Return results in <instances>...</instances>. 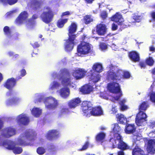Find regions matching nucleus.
Returning <instances> with one entry per match:
<instances>
[{
  "label": "nucleus",
  "instance_id": "nucleus-1",
  "mask_svg": "<svg viewBox=\"0 0 155 155\" xmlns=\"http://www.w3.org/2000/svg\"><path fill=\"white\" fill-rule=\"evenodd\" d=\"M81 107L83 115L87 117L91 116H99L103 114L101 108L100 106L93 107V104L90 101H83Z\"/></svg>",
  "mask_w": 155,
  "mask_h": 155
},
{
  "label": "nucleus",
  "instance_id": "nucleus-2",
  "mask_svg": "<svg viewBox=\"0 0 155 155\" xmlns=\"http://www.w3.org/2000/svg\"><path fill=\"white\" fill-rule=\"evenodd\" d=\"M77 25L74 23H72L69 26L68 35V38L66 40L65 49L66 50L70 51L72 50L74 44V41L76 37V35L74 34L77 31Z\"/></svg>",
  "mask_w": 155,
  "mask_h": 155
},
{
  "label": "nucleus",
  "instance_id": "nucleus-3",
  "mask_svg": "<svg viewBox=\"0 0 155 155\" xmlns=\"http://www.w3.org/2000/svg\"><path fill=\"white\" fill-rule=\"evenodd\" d=\"M52 77L59 80H61V84L64 86L67 87L71 84V77L68 70L66 68L61 69L58 74L54 73Z\"/></svg>",
  "mask_w": 155,
  "mask_h": 155
},
{
  "label": "nucleus",
  "instance_id": "nucleus-4",
  "mask_svg": "<svg viewBox=\"0 0 155 155\" xmlns=\"http://www.w3.org/2000/svg\"><path fill=\"white\" fill-rule=\"evenodd\" d=\"M103 67L102 65L98 63H96L94 64L92 67V70L90 71L91 72V79L94 82L96 83L99 81L100 77L99 74H94L92 72V71L94 72L99 73L102 71Z\"/></svg>",
  "mask_w": 155,
  "mask_h": 155
},
{
  "label": "nucleus",
  "instance_id": "nucleus-5",
  "mask_svg": "<svg viewBox=\"0 0 155 155\" xmlns=\"http://www.w3.org/2000/svg\"><path fill=\"white\" fill-rule=\"evenodd\" d=\"M107 88L109 91L112 93H119L118 96L114 97V99L118 101L122 95V92L119 84L115 82H112L109 83L107 85Z\"/></svg>",
  "mask_w": 155,
  "mask_h": 155
},
{
  "label": "nucleus",
  "instance_id": "nucleus-6",
  "mask_svg": "<svg viewBox=\"0 0 155 155\" xmlns=\"http://www.w3.org/2000/svg\"><path fill=\"white\" fill-rule=\"evenodd\" d=\"M77 51L81 55L87 54L91 51V45L88 42L81 41L77 46Z\"/></svg>",
  "mask_w": 155,
  "mask_h": 155
},
{
  "label": "nucleus",
  "instance_id": "nucleus-7",
  "mask_svg": "<svg viewBox=\"0 0 155 155\" xmlns=\"http://www.w3.org/2000/svg\"><path fill=\"white\" fill-rule=\"evenodd\" d=\"M46 9L47 12H44L41 14L40 17L42 21L45 23L48 24L51 22L54 16V14L51 8L47 7Z\"/></svg>",
  "mask_w": 155,
  "mask_h": 155
},
{
  "label": "nucleus",
  "instance_id": "nucleus-8",
  "mask_svg": "<svg viewBox=\"0 0 155 155\" xmlns=\"http://www.w3.org/2000/svg\"><path fill=\"white\" fill-rule=\"evenodd\" d=\"M16 134L15 129L11 127L3 129L2 130L1 136L4 138H9Z\"/></svg>",
  "mask_w": 155,
  "mask_h": 155
},
{
  "label": "nucleus",
  "instance_id": "nucleus-9",
  "mask_svg": "<svg viewBox=\"0 0 155 155\" xmlns=\"http://www.w3.org/2000/svg\"><path fill=\"white\" fill-rule=\"evenodd\" d=\"M122 74L121 70L118 69L115 72L111 71L109 72L107 77L113 81H120L122 79Z\"/></svg>",
  "mask_w": 155,
  "mask_h": 155
},
{
  "label": "nucleus",
  "instance_id": "nucleus-10",
  "mask_svg": "<svg viewBox=\"0 0 155 155\" xmlns=\"http://www.w3.org/2000/svg\"><path fill=\"white\" fill-rule=\"evenodd\" d=\"M21 78V77H17L16 79L13 78H8L6 80L4 86L7 89L11 90L16 85L17 81Z\"/></svg>",
  "mask_w": 155,
  "mask_h": 155
},
{
  "label": "nucleus",
  "instance_id": "nucleus-11",
  "mask_svg": "<svg viewBox=\"0 0 155 155\" xmlns=\"http://www.w3.org/2000/svg\"><path fill=\"white\" fill-rule=\"evenodd\" d=\"M87 71L83 68H78L74 70L72 72V75L76 80L83 78L85 76Z\"/></svg>",
  "mask_w": 155,
  "mask_h": 155
},
{
  "label": "nucleus",
  "instance_id": "nucleus-12",
  "mask_svg": "<svg viewBox=\"0 0 155 155\" xmlns=\"http://www.w3.org/2000/svg\"><path fill=\"white\" fill-rule=\"evenodd\" d=\"M44 103L46 107L49 109H53L55 108L58 105L57 103H55L54 99L50 97L46 98L44 100Z\"/></svg>",
  "mask_w": 155,
  "mask_h": 155
},
{
  "label": "nucleus",
  "instance_id": "nucleus-13",
  "mask_svg": "<svg viewBox=\"0 0 155 155\" xmlns=\"http://www.w3.org/2000/svg\"><path fill=\"white\" fill-rule=\"evenodd\" d=\"M147 115L145 113H138L136 116L135 122L138 126L143 125V123L147 121Z\"/></svg>",
  "mask_w": 155,
  "mask_h": 155
},
{
  "label": "nucleus",
  "instance_id": "nucleus-14",
  "mask_svg": "<svg viewBox=\"0 0 155 155\" xmlns=\"http://www.w3.org/2000/svg\"><path fill=\"white\" fill-rule=\"evenodd\" d=\"M59 132L57 130H49L46 135L47 139L49 140H55L59 137Z\"/></svg>",
  "mask_w": 155,
  "mask_h": 155
},
{
  "label": "nucleus",
  "instance_id": "nucleus-15",
  "mask_svg": "<svg viewBox=\"0 0 155 155\" xmlns=\"http://www.w3.org/2000/svg\"><path fill=\"white\" fill-rule=\"evenodd\" d=\"M42 2L39 0H31L30 2V6L31 9L37 11L40 9L42 6Z\"/></svg>",
  "mask_w": 155,
  "mask_h": 155
},
{
  "label": "nucleus",
  "instance_id": "nucleus-16",
  "mask_svg": "<svg viewBox=\"0 0 155 155\" xmlns=\"http://www.w3.org/2000/svg\"><path fill=\"white\" fill-rule=\"evenodd\" d=\"M28 16V14L26 11L21 12L15 20V22L18 24H21L24 21L27 19Z\"/></svg>",
  "mask_w": 155,
  "mask_h": 155
},
{
  "label": "nucleus",
  "instance_id": "nucleus-17",
  "mask_svg": "<svg viewBox=\"0 0 155 155\" xmlns=\"http://www.w3.org/2000/svg\"><path fill=\"white\" fill-rule=\"evenodd\" d=\"M111 20L117 23L118 25H121L123 24L124 19L122 15L119 12L116 13L115 15L112 16L111 17Z\"/></svg>",
  "mask_w": 155,
  "mask_h": 155
},
{
  "label": "nucleus",
  "instance_id": "nucleus-18",
  "mask_svg": "<svg viewBox=\"0 0 155 155\" xmlns=\"http://www.w3.org/2000/svg\"><path fill=\"white\" fill-rule=\"evenodd\" d=\"M96 31L97 34L99 35H103L106 32V26L101 23L98 24L96 26Z\"/></svg>",
  "mask_w": 155,
  "mask_h": 155
},
{
  "label": "nucleus",
  "instance_id": "nucleus-19",
  "mask_svg": "<svg viewBox=\"0 0 155 155\" xmlns=\"http://www.w3.org/2000/svg\"><path fill=\"white\" fill-rule=\"evenodd\" d=\"M29 121L28 118L25 115L20 114L17 118V123L20 125H27L28 124Z\"/></svg>",
  "mask_w": 155,
  "mask_h": 155
},
{
  "label": "nucleus",
  "instance_id": "nucleus-20",
  "mask_svg": "<svg viewBox=\"0 0 155 155\" xmlns=\"http://www.w3.org/2000/svg\"><path fill=\"white\" fill-rule=\"evenodd\" d=\"M147 150L149 153L153 154L155 153V139H150L148 141Z\"/></svg>",
  "mask_w": 155,
  "mask_h": 155
},
{
  "label": "nucleus",
  "instance_id": "nucleus-21",
  "mask_svg": "<svg viewBox=\"0 0 155 155\" xmlns=\"http://www.w3.org/2000/svg\"><path fill=\"white\" fill-rule=\"evenodd\" d=\"M81 102L80 99L77 97L70 100L68 103V105L70 108H74L78 106Z\"/></svg>",
  "mask_w": 155,
  "mask_h": 155
},
{
  "label": "nucleus",
  "instance_id": "nucleus-22",
  "mask_svg": "<svg viewBox=\"0 0 155 155\" xmlns=\"http://www.w3.org/2000/svg\"><path fill=\"white\" fill-rule=\"evenodd\" d=\"M117 138L118 142L117 145V148L118 149L123 150L128 148L127 144L123 141V138L122 136H118Z\"/></svg>",
  "mask_w": 155,
  "mask_h": 155
},
{
  "label": "nucleus",
  "instance_id": "nucleus-23",
  "mask_svg": "<svg viewBox=\"0 0 155 155\" xmlns=\"http://www.w3.org/2000/svg\"><path fill=\"white\" fill-rule=\"evenodd\" d=\"M128 56L130 60L134 62H138L140 60L139 54L135 51H132L129 52Z\"/></svg>",
  "mask_w": 155,
  "mask_h": 155
},
{
  "label": "nucleus",
  "instance_id": "nucleus-24",
  "mask_svg": "<svg viewBox=\"0 0 155 155\" xmlns=\"http://www.w3.org/2000/svg\"><path fill=\"white\" fill-rule=\"evenodd\" d=\"M149 107V104L147 101H143L139 104L138 109L139 112L138 113H145L144 112Z\"/></svg>",
  "mask_w": 155,
  "mask_h": 155
},
{
  "label": "nucleus",
  "instance_id": "nucleus-25",
  "mask_svg": "<svg viewBox=\"0 0 155 155\" xmlns=\"http://www.w3.org/2000/svg\"><path fill=\"white\" fill-rule=\"evenodd\" d=\"M60 94L64 98H66L69 95L70 90L67 87H63L60 90Z\"/></svg>",
  "mask_w": 155,
  "mask_h": 155
},
{
  "label": "nucleus",
  "instance_id": "nucleus-26",
  "mask_svg": "<svg viewBox=\"0 0 155 155\" xmlns=\"http://www.w3.org/2000/svg\"><path fill=\"white\" fill-rule=\"evenodd\" d=\"M136 128L134 124H127L125 129V132L127 134H131L134 132Z\"/></svg>",
  "mask_w": 155,
  "mask_h": 155
},
{
  "label": "nucleus",
  "instance_id": "nucleus-27",
  "mask_svg": "<svg viewBox=\"0 0 155 155\" xmlns=\"http://www.w3.org/2000/svg\"><path fill=\"white\" fill-rule=\"evenodd\" d=\"M25 134V137H23V138H22L24 139V137H25L27 140H33L35 136V133L31 130H29L28 131H26Z\"/></svg>",
  "mask_w": 155,
  "mask_h": 155
},
{
  "label": "nucleus",
  "instance_id": "nucleus-28",
  "mask_svg": "<svg viewBox=\"0 0 155 155\" xmlns=\"http://www.w3.org/2000/svg\"><path fill=\"white\" fill-rule=\"evenodd\" d=\"M92 87L88 84H85L81 87V91L84 94H88L92 91Z\"/></svg>",
  "mask_w": 155,
  "mask_h": 155
},
{
  "label": "nucleus",
  "instance_id": "nucleus-29",
  "mask_svg": "<svg viewBox=\"0 0 155 155\" xmlns=\"http://www.w3.org/2000/svg\"><path fill=\"white\" fill-rule=\"evenodd\" d=\"M114 127L112 131L113 135H115V137L117 138L118 136H121L120 134V132L121 130L120 127L119 126L118 124L115 123L114 124Z\"/></svg>",
  "mask_w": 155,
  "mask_h": 155
},
{
  "label": "nucleus",
  "instance_id": "nucleus-30",
  "mask_svg": "<svg viewBox=\"0 0 155 155\" xmlns=\"http://www.w3.org/2000/svg\"><path fill=\"white\" fill-rule=\"evenodd\" d=\"M8 150H12L14 153L15 154H19L21 153L23 151L22 148L20 147H16L15 146L10 145L8 147Z\"/></svg>",
  "mask_w": 155,
  "mask_h": 155
},
{
  "label": "nucleus",
  "instance_id": "nucleus-31",
  "mask_svg": "<svg viewBox=\"0 0 155 155\" xmlns=\"http://www.w3.org/2000/svg\"><path fill=\"white\" fill-rule=\"evenodd\" d=\"M116 118L117 121L119 122L121 124H125L127 121L126 118L122 114L119 113L117 114L116 115Z\"/></svg>",
  "mask_w": 155,
  "mask_h": 155
},
{
  "label": "nucleus",
  "instance_id": "nucleus-32",
  "mask_svg": "<svg viewBox=\"0 0 155 155\" xmlns=\"http://www.w3.org/2000/svg\"><path fill=\"white\" fill-rule=\"evenodd\" d=\"M19 101L18 98L16 97H13L11 99L7 100L6 101V105L7 106H10L13 104L18 103Z\"/></svg>",
  "mask_w": 155,
  "mask_h": 155
},
{
  "label": "nucleus",
  "instance_id": "nucleus-33",
  "mask_svg": "<svg viewBox=\"0 0 155 155\" xmlns=\"http://www.w3.org/2000/svg\"><path fill=\"white\" fill-rule=\"evenodd\" d=\"M132 155H148L144 154V151L138 146L135 147L132 150Z\"/></svg>",
  "mask_w": 155,
  "mask_h": 155
},
{
  "label": "nucleus",
  "instance_id": "nucleus-34",
  "mask_svg": "<svg viewBox=\"0 0 155 155\" xmlns=\"http://www.w3.org/2000/svg\"><path fill=\"white\" fill-rule=\"evenodd\" d=\"M115 135H113V137L110 138L109 140V144L112 148H114L117 145V141H118L117 138L115 137Z\"/></svg>",
  "mask_w": 155,
  "mask_h": 155
},
{
  "label": "nucleus",
  "instance_id": "nucleus-35",
  "mask_svg": "<svg viewBox=\"0 0 155 155\" xmlns=\"http://www.w3.org/2000/svg\"><path fill=\"white\" fill-rule=\"evenodd\" d=\"M105 134L103 132L98 133L95 137V140L97 142L103 143L105 137Z\"/></svg>",
  "mask_w": 155,
  "mask_h": 155
},
{
  "label": "nucleus",
  "instance_id": "nucleus-36",
  "mask_svg": "<svg viewBox=\"0 0 155 155\" xmlns=\"http://www.w3.org/2000/svg\"><path fill=\"white\" fill-rule=\"evenodd\" d=\"M83 20L84 23L87 25L93 21V19L91 15H86L84 17Z\"/></svg>",
  "mask_w": 155,
  "mask_h": 155
},
{
  "label": "nucleus",
  "instance_id": "nucleus-37",
  "mask_svg": "<svg viewBox=\"0 0 155 155\" xmlns=\"http://www.w3.org/2000/svg\"><path fill=\"white\" fill-rule=\"evenodd\" d=\"M38 15L36 14H34L32 16L31 18H29L28 20V24L30 26H33L35 24L34 20L38 18Z\"/></svg>",
  "mask_w": 155,
  "mask_h": 155
},
{
  "label": "nucleus",
  "instance_id": "nucleus-38",
  "mask_svg": "<svg viewBox=\"0 0 155 155\" xmlns=\"http://www.w3.org/2000/svg\"><path fill=\"white\" fill-rule=\"evenodd\" d=\"M68 20V18L61 19L58 20L57 22V26L59 28H62L65 24L67 22Z\"/></svg>",
  "mask_w": 155,
  "mask_h": 155
},
{
  "label": "nucleus",
  "instance_id": "nucleus-39",
  "mask_svg": "<svg viewBox=\"0 0 155 155\" xmlns=\"http://www.w3.org/2000/svg\"><path fill=\"white\" fill-rule=\"evenodd\" d=\"M32 115L36 117H38L41 115V110H40L38 108H34L31 111Z\"/></svg>",
  "mask_w": 155,
  "mask_h": 155
},
{
  "label": "nucleus",
  "instance_id": "nucleus-40",
  "mask_svg": "<svg viewBox=\"0 0 155 155\" xmlns=\"http://www.w3.org/2000/svg\"><path fill=\"white\" fill-rule=\"evenodd\" d=\"M18 1V0H1V2L4 5L8 4L11 5L15 4Z\"/></svg>",
  "mask_w": 155,
  "mask_h": 155
},
{
  "label": "nucleus",
  "instance_id": "nucleus-41",
  "mask_svg": "<svg viewBox=\"0 0 155 155\" xmlns=\"http://www.w3.org/2000/svg\"><path fill=\"white\" fill-rule=\"evenodd\" d=\"M125 102V100L124 99L119 102V104L120 105V109L121 110L124 111L127 109V106L124 104Z\"/></svg>",
  "mask_w": 155,
  "mask_h": 155
},
{
  "label": "nucleus",
  "instance_id": "nucleus-42",
  "mask_svg": "<svg viewBox=\"0 0 155 155\" xmlns=\"http://www.w3.org/2000/svg\"><path fill=\"white\" fill-rule=\"evenodd\" d=\"M148 96L150 97V100L155 105V92H150L148 93Z\"/></svg>",
  "mask_w": 155,
  "mask_h": 155
},
{
  "label": "nucleus",
  "instance_id": "nucleus-43",
  "mask_svg": "<svg viewBox=\"0 0 155 155\" xmlns=\"http://www.w3.org/2000/svg\"><path fill=\"white\" fill-rule=\"evenodd\" d=\"M154 62V61L152 57H149L146 58L145 60L146 63L150 66H153Z\"/></svg>",
  "mask_w": 155,
  "mask_h": 155
},
{
  "label": "nucleus",
  "instance_id": "nucleus-44",
  "mask_svg": "<svg viewBox=\"0 0 155 155\" xmlns=\"http://www.w3.org/2000/svg\"><path fill=\"white\" fill-rule=\"evenodd\" d=\"M3 31L5 35L10 37H11V31L8 26H5L3 28Z\"/></svg>",
  "mask_w": 155,
  "mask_h": 155
},
{
  "label": "nucleus",
  "instance_id": "nucleus-45",
  "mask_svg": "<svg viewBox=\"0 0 155 155\" xmlns=\"http://www.w3.org/2000/svg\"><path fill=\"white\" fill-rule=\"evenodd\" d=\"M90 145V143L88 141H86L84 142L82 147L78 149L79 151H83L86 150L87 149Z\"/></svg>",
  "mask_w": 155,
  "mask_h": 155
},
{
  "label": "nucleus",
  "instance_id": "nucleus-46",
  "mask_svg": "<svg viewBox=\"0 0 155 155\" xmlns=\"http://www.w3.org/2000/svg\"><path fill=\"white\" fill-rule=\"evenodd\" d=\"M108 45L104 42H100L99 45V48L101 50L105 51L108 48Z\"/></svg>",
  "mask_w": 155,
  "mask_h": 155
},
{
  "label": "nucleus",
  "instance_id": "nucleus-47",
  "mask_svg": "<svg viewBox=\"0 0 155 155\" xmlns=\"http://www.w3.org/2000/svg\"><path fill=\"white\" fill-rule=\"evenodd\" d=\"M122 72V78L127 79L130 77V73L127 71H124L121 70Z\"/></svg>",
  "mask_w": 155,
  "mask_h": 155
},
{
  "label": "nucleus",
  "instance_id": "nucleus-48",
  "mask_svg": "<svg viewBox=\"0 0 155 155\" xmlns=\"http://www.w3.org/2000/svg\"><path fill=\"white\" fill-rule=\"evenodd\" d=\"M37 152L39 155H42L45 152V150L43 147H39L37 149Z\"/></svg>",
  "mask_w": 155,
  "mask_h": 155
},
{
  "label": "nucleus",
  "instance_id": "nucleus-49",
  "mask_svg": "<svg viewBox=\"0 0 155 155\" xmlns=\"http://www.w3.org/2000/svg\"><path fill=\"white\" fill-rule=\"evenodd\" d=\"M139 135L137 134H134L132 136V140L133 144H136L137 141L138 140V137Z\"/></svg>",
  "mask_w": 155,
  "mask_h": 155
},
{
  "label": "nucleus",
  "instance_id": "nucleus-50",
  "mask_svg": "<svg viewBox=\"0 0 155 155\" xmlns=\"http://www.w3.org/2000/svg\"><path fill=\"white\" fill-rule=\"evenodd\" d=\"M18 142L20 145H24V146L28 145V144L24 141L22 138H20L18 139Z\"/></svg>",
  "mask_w": 155,
  "mask_h": 155
},
{
  "label": "nucleus",
  "instance_id": "nucleus-51",
  "mask_svg": "<svg viewBox=\"0 0 155 155\" xmlns=\"http://www.w3.org/2000/svg\"><path fill=\"white\" fill-rule=\"evenodd\" d=\"M2 145L6 149L8 150V147L10 145H12V144L9 143L7 141L5 140L3 141Z\"/></svg>",
  "mask_w": 155,
  "mask_h": 155
},
{
  "label": "nucleus",
  "instance_id": "nucleus-52",
  "mask_svg": "<svg viewBox=\"0 0 155 155\" xmlns=\"http://www.w3.org/2000/svg\"><path fill=\"white\" fill-rule=\"evenodd\" d=\"M60 84L58 82L56 81L53 82L51 88V89H53L55 88H56L59 87L60 86Z\"/></svg>",
  "mask_w": 155,
  "mask_h": 155
},
{
  "label": "nucleus",
  "instance_id": "nucleus-53",
  "mask_svg": "<svg viewBox=\"0 0 155 155\" xmlns=\"http://www.w3.org/2000/svg\"><path fill=\"white\" fill-rule=\"evenodd\" d=\"M101 16L103 19H105L107 16V14L106 12L105 11L102 12L101 13Z\"/></svg>",
  "mask_w": 155,
  "mask_h": 155
},
{
  "label": "nucleus",
  "instance_id": "nucleus-54",
  "mask_svg": "<svg viewBox=\"0 0 155 155\" xmlns=\"http://www.w3.org/2000/svg\"><path fill=\"white\" fill-rule=\"evenodd\" d=\"M148 136L150 138L155 137V130H154L149 133L148 135Z\"/></svg>",
  "mask_w": 155,
  "mask_h": 155
},
{
  "label": "nucleus",
  "instance_id": "nucleus-55",
  "mask_svg": "<svg viewBox=\"0 0 155 155\" xmlns=\"http://www.w3.org/2000/svg\"><path fill=\"white\" fill-rule=\"evenodd\" d=\"M26 73L25 70V69H22L20 71V75L18 77H23L26 74Z\"/></svg>",
  "mask_w": 155,
  "mask_h": 155
},
{
  "label": "nucleus",
  "instance_id": "nucleus-56",
  "mask_svg": "<svg viewBox=\"0 0 155 155\" xmlns=\"http://www.w3.org/2000/svg\"><path fill=\"white\" fill-rule=\"evenodd\" d=\"M68 111V108H63L61 109L60 111L61 114H65Z\"/></svg>",
  "mask_w": 155,
  "mask_h": 155
},
{
  "label": "nucleus",
  "instance_id": "nucleus-57",
  "mask_svg": "<svg viewBox=\"0 0 155 155\" xmlns=\"http://www.w3.org/2000/svg\"><path fill=\"white\" fill-rule=\"evenodd\" d=\"M149 127L151 129H153L155 128V121L150 122Z\"/></svg>",
  "mask_w": 155,
  "mask_h": 155
},
{
  "label": "nucleus",
  "instance_id": "nucleus-58",
  "mask_svg": "<svg viewBox=\"0 0 155 155\" xmlns=\"http://www.w3.org/2000/svg\"><path fill=\"white\" fill-rule=\"evenodd\" d=\"M139 65L140 68H144L146 67V64L144 62H140L139 64Z\"/></svg>",
  "mask_w": 155,
  "mask_h": 155
},
{
  "label": "nucleus",
  "instance_id": "nucleus-59",
  "mask_svg": "<svg viewBox=\"0 0 155 155\" xmlns=\"http://www.w3.org/2000/svg\"><path fill=\"white\" fill-rule=\"evenodd\" d=\"M117 26L114 23H113L112 26V29L113 31H115L117 29Z\"/></svg>",
  "mask_w": 155,
  "mask_h": 155
},
{
  "label": "nucleus",
  "instance_id": "nucleus-60",
  "mask_svg": "<svg viewBox=\"0 0 155 155\" xmlns=\"http://www.w3.org/2000/svg\"><path fill=\"white\" fill-rule=\"evenodd\" d=\"M32 46L34 48H38L39 47V45L37 42H35L34 44L32 45Z\"/></svg>",
  "mask_w": 155,
  "mask_h": 155
},
{
  "label": "nucleus",
  "instance_id": "nucleus-61",
  "mask_svg": "<svg viewBox=\"0 0 155 155\" xmlns=\"http://www.w3.org/2000/svg\"><path fill=\"white\" fill-rule=\"evenodd\" d=\"M49 147V149L51 150L54 151L56 150L55 146L53 144L50 145Z\"/></svg>",
  "mask_w": 155,
  "mask_h": 155
},
{
  "label": "nucleus",
  "instance_id": "nucleus-62",
  "mask_svg": "<svg viewBox=\"0 0 155 155\" xmlns=\"http://www.w3.org/2000/svg\"><path fill=\"white\" fill-rule=\"evenodd\" d=\"M70 15V12L68 11H67L65 12L62 13L61 16L63 17V16H66V15Z\"/></svg>",
  "mask_w": 155,
  "mask_h": 155
},
{
  "label": "nucleus",
  "instance_id": "nucleus-63",
  "mask_svg": "<svg viewBox=\"0 0 155 155\" xmlns=\"http://www.w3.org/2000/svg\"><path fill=\"white\" fill-rule=\"evenodd\" d=\"M87 38V35L85 34H83L81 37V39L82 40V41H84Z\"/></svg>",
  "mask_w": 155,
  "mask_h": 155
},
{
  "label": "nucleus",
  "instance_id": "nucleus-64",
  "mask_svg": "<svg viewBox=\"0 0 155 155\" xmlns=\"http://www.w3.org/2000/svg\"><path fill=\"white\" fill-rule=\"evenodd\" d=\"M151 17L152 18L155 20V12H152L150 14Z\"/></svg>",
  "mask_w": 155,
  "mask_h": 155
}]
</instances>
